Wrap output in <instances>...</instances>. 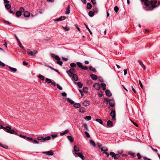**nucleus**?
I'll return each instance as SVG.
<instances>
[{
    "mask_svg": "<svg viewBox=\"0 0 160 160\" xmlns=\"http://www.w3.org/2000/svg\"><path fill=\"white\" fill-rule=\"evenodd\" d=\"M157 2L156 0H151L149 1L148 0H145L144 4L145 6L143 7L144 9L147 11L152 10L155 8L158 7Z\"/></svg>",
    "mask_w": 160,
    "mask_h": 160,
    "instance_id": "f257e3e1",
    "label": "nucleus"
},
{
    "mask_svg": "<svg viewBox=\"0 0 160 160\" xmlns=\"http://www.w3.org/2000/svg\"><path fill=\"white\" fill-rule=\"evenodd\" d=\"M5 129L6 131L12 134H14L16 135H18V133L17 132H16L14 130L11 129V128L9 126H7L5 127H3L2 125H0V129Z\"/></svg>",
    "mask_w": 160,
    "mask_h": 160,
    "instance_id": "f03ea898",
    "label": "nucleus"
},
{
    "mask_svg": "<svg viewBox=\"0 0 160 160\" xmlns=\"http://www.w3.org/2000/svg\"><path fill=\"white\" fill-rule=\"evenodd\" d=\"M51 56L52 58H54L55 59L57 60V63L58 64H59L60 66H62V61H60V58L57 55H55L54 54L51 53Z\"/></svg>",
    "mask_w": 160,
    "mask_h": 160,
    "instance_id": "7ed1b4c3",
    "label": "nucleus"
},
{
    "mask_svg": "<svg viewBox=\"0 0 160 160\" xmlns=\"http://www.w3.org/2000/svg\"><path fill=\"white\" fill-rule=\"evenodd\" d=\"M38 53V52L36 50H34L33 51H31L30 49L28 50L27 53L31 56H34Z\"/></svg>",
    "mask_w": 160,
    "mask_h": 160,
    "instance_id": "20e7f679",
    "label": "nucleus"
},
{
    "mask_svg": "<svg viewBox=\"0 0 160 160\" xmlns=\"http://www.w3.org/2000/svg\"><path fill=\"white\" fill-rule=\"evenodd\" d=\"M75 72V70L73 68H70L69 70L67 71V72L70 77H71L72 75L74 74L73 73Z\"/></svg>",
    "mask_w": 160,
    "mask_h": 160,
    "instance_id": "39448f33",
    "label": "nucleus"
},
{
    "mask_svg": "<svg viewBox=\"0 0 160 160\" xmlns=\"http://www.w3.org/2000/svg\"><path fill=\"white\" fill-rule=\"evenodd\" d=\"M110 116L111 117H112V120H115L116 117V113L115 110H112L111 111L110 113Z\"/></svg>",
    "mask_w": 160,
    "mask_h": 160,
    "instance_id": "423d86ee",
    "label": "nucleus"
},
{
    "mask_svg": "<svg viewBox=\"0 0 160 160\" xmlns=\"http://www.w3.org/2000/svg\"><path fill=\"white\" fill-rule=\"evenodd\" d=\"M75 154L77 155L82 160L85 159V158L82 153L75 152Z\"/></svg>",
    "mask_w": 160,
    "mask_h": 160,
    "instance_id": "0eeeda50",
    "label": "nucleus"
},
{
    "mask_svg": "<svg viewBox=\"0 0 160 160\" xmlns=\"http://www.w3.org/2000/svg\"><path fill=\"white\" fill-rule=\"evenodd\" d=\"M109 105L112 107H113L115 105V102L113 99H110L108 101Z\"/></svg>",
    "mask_w": 160,
    "mask_h": 160,
    "instance_id": "6e6552de",
    "label": "nucleus"
},
{
    "mask_svg": "<svg viewBox=\"0 0 160 160\" xmlns=\"http://www.w3.org/2000/svg\"><path fill=\"white\" fill-rule=\"evenodd\" d=\"M43 153L46 154L48 155L52 156L53 154L54 151L53 150H50L48 151L44 152Z\"/></svg>",
    "mask_w": 160,
    "mask_h": 160,
    "instance_id": "1a4fd4ad",
    "label": "nucleus"
},
{
    "mask_svg": "<svg viewBox=\"0 0 160 160\" xmlns=\"http://www.w3.org/2000/svg\"><path fill=\"white\" fill-rule=\"evenodd\" d=\"M66 17L65 16H61L60 17L54 19V20L57 21H60L65 19Z\"/></svg>",
    "mask_w": 160,
    "mask_h": 160,
    "instance_id": "9d476101",
    "label": "nucleus"
},
{
    "mask_svg": "<svg viewBox=\"0 0 160 160\" xmlns=\"http://www.w3.org/2000/svg\"><path fill=\"white\" fill-rule=\"evenodd\" d=\"M90 77L93 80H96L98 79V76L94 74H91L90 75Z\"/></svg>",
    "mask_w": 160,
    "mask_h": 160,
    "instance_id": "9b49d317",
    "label": "nucleus"
},
{
    "mask_svg": "<svg viewBox=\"0 0 160 160\" xmlns=\"http://www.w3.org/2000/svg\"><path fill=\"white\" fill-rule=\"evenodd\" d=\"M93 86L96 90H98L100 88L99 84L98 83H95L93 85Z\"/></svg>",
    "mask_w": 160,
    "mask_h": 160,
    "instance_id": "f8f14e48",
    "label": "nucleus"
},
{
    "mask_svg": "<svg viewBox=\"0 0 160 160\" xmlns=\"http://www.w3.org/2000/svg\"><path fill=\"white\" fill-rule=\"evenodd\" d=\"M138 61L139 63V64L142 67V68H143L144 70L146 69V67L144 65V64H143V62L140 60H138Z\"/></svg>",
    "mask_w": 160,
    "mask_h": 160,
    "instance_id": "ddd939ff",
    "label": "nucleus"
},
{
    "mask_svg": "<svg viewBox=\"0 0 160 160\" xmlns=\"http://www.w3.org/2000/svg\"><path fill=\"white\" fill-rule=\"evenodd\" d=\"M105 93L106 95L108 97H110L112 95V93L110 92V91L109 90H106Z\"/></svg>",
    "mask_w": 160,
    "mask_h": 160,
    "instance_id": "4468645a",
    "label": "nucleus"
},
{
    "mask_svg": "<svg viewBox=\"0 0 160 160\" xmlns=\"http://www.w3.org/2000/svg\"><path fill=\"white\" fill-rule=\"evenodd\" d=\"M107 125L109 127H112L113 125L112 122L110 120L108 121L107 122Z\"/></svg>",
    "mask_w": 160,
    "mask_h": 160,
    "instance_id": "2eb2a0df",
    "label": "nucleus"
},
{
    "mask_svg": "<svg viewBox=\"0 0 160 160\" xmlns=\"http://www.w3.org/2000/svg\"><path fill=\"white\" fill-rule=\"evenodd\" d=\"M70 5H68V6L66 11L65 12V13L66 14H69L70 13Z\"/></svg>",
    "mask_w": 160,
    "mask_h": 160,
    "instance_id": "dca6fc26",
    "label": "nucleus"
},
{
    "mask_svg": "<svg viewBox=\"0 0 160 160\" xmlns=\"http://www.w3.org/2000/svg\"><path fill=\"white\" fill-rule=\"evenodd\" d=\"M82 104H83V105H84V106H86V107L88 106L90 104L89 102L86 100L84 101L83 102Z\"/></svg>",
    "mask_w": 160,
    "mask_h": 160,
    "instance_id": "f3484780",
    "label": "nucleus"
},
{
    "mask_svg": "<svg viewBox=\"0 0 160 160\" xmlns=\"http://www.w3.org/2000/svg\"><path fill=\"white\" fill-rule=\"evenodd\" d=\"M30 14L29 12L28 11H25L24 13V16L26 17H28L30 16Z\"/></svg>",
    "mask_w": 160,
    "mask_h": 160,
    "instance_id": "a211bd4d",
    "label": "nucleus"
},
{
    "mask_svg": "<svg viewBox=\"0 0 160 160\" xmlns=\"http://www.w3.org/2000/svg\"><path fill=\"white\" fill-rule=\"evenodd\" d=\"M72 76V77L73 79L75 81H77L78 80V76L75 74H73Z\"/></svg>",
    "mask_w": 160,
    "mask_h": 160,
    "instance_id": "6ab92c4d",
    "label": "nucleus"
},
{
    "mask_svg": "<svg viewBox=\"0 0 160 160\" xmlns=\"http://www.w3.org/2000/svg\"><path fill=\"white\" fill-rule=\"evenodd\" d=\"M67 138L71 142H73V139L71 136H67Z\"/></svg>",
    "mask_w": 160,
    "mask_h": 160,
    "instance_id": "aec40b11",
    "label": "nucleus"
},
{
    "mask_svg": "<svg viewBox=\"0 0 160 160\" xmlns=\"http://www.w3.org/2000/svg\"><path fill=\"white\" fill-rule=\"evenodd\" d=\"M79 111L81 113H84L85 112V108L82 107H80Z\"/></svg>",
    "mask_w": 160,
    "mask_h": 160,
    "instance_id": "412c9836",
    "label": "nucleus"
},
{
    "mask_svg": "<svg viewBox=\"0 0 160 160\" xmlns=\"http://www.w3.org/2000/svg\"><path fill=\"white\" fill-rule=\"evenodd\" d=\"M101 87L102 88L103 90H105L106 89V85L104 83H102L101 84Z\"/></svg>",
    "mask_w": 160,
    "mask_h": 160,
    "instance_id": "4be33fe9",
    "label": "nucleus"
},
{
    "mask_svg": "<svg viewBox=\"0 0 160 160\" xmlns=\"http://www.w3.org/2000/svg\"><path fill=\"white\" fill-rule=\"evenodd\" d=\"M74 150L76 152H77L79 151V149L76 146H74Z\"/></svg>",
    "mask_w": 160,
    "mask_h": 160,
    "instance_id": "5701e85b",
    "label": "nucleus"
},
{
    "mask_svg": "<svg viewBox=\"0 0 160 160\" xmlns=\"http://www.w3.org/2000/svg\"><path fill=\"white\" fill-rule=\"evenodd\" d=\"M66 99H67L68 101L71 104H73L74 103V102L70 98H66Z\"/></svg>",
    "mask_w": 160,
    "mask_h": 160,
    "instance_id": "b1692460",
    "label": "nucleus"
},
{
    "mask_svg": "<svg viewBox=\"0 0 160 160\" xmlns=\"http://www.w3.org/2000/svg\"><path fill=\"white\" fill-rule=\"evenodd\" d=\"M21 15L22 12H21V11H17L16 13V15L17 17H20Z\"/></svg>",
    "mask_w": 160,
    "mask_h": 160,
    "instance_id": "393cba45",
    "label": "nucleus"
},
{
    "mask_svg": "<svg viewBox=\"0 0 160 160\" xmlns=\"http://www.w3.org/2000/svg\"><path fill=\"white\" fill-rule=\"evenodd\" d=\"M90 144L93 147H95L96 144L95 142L93 141L92 140H90Z\"/></svg>",
    "mask_w": 160,
    "mask_h": 160,
    "instance_id": "a878e982",
    "label": "nucleus"
},
{
    "mask_svg": "<svg viewBox=\"0 0 160 160\" xmlns=\"http://www.w3.org/2000/svg\"><path fill=\"white\" fill-rule=\"evenodd\" d=\"M101 150L103 152L107 151H108V148L106 147H102L100 148Z\"/></svg>",
    "mask_w": 160,
    "mask_h": 160,
    "instance_id": "bb28decb",
    "label": "nucleus"
},
{
    "mask_svg": "<svg viewBox=\"0 0 160 160\" xmlns=\"http://www.w3.org/2000/svg\"><path fill=\"white\" fill-rule=\"evenodd\" d=\"M8 68H9V69H10V70L11 71H12L13 72H16L17 71V69L16 68H12L10 66H9L8 67Z\"/></svg>",
    "mask_w": 160,
    "mask_h": 160,
    "instance_id": "cd10ccee",
    "label": "nucleus"
},
{
    "mask_svg": "<svg viewBox=\"0 0 160 160\" xmlns=\"http://www.w3.org/2000/svg\"><path fill=\"white\" fill-rule=\"evenodd\" d=\"M73 106L75 108H79L80 107V105L79 103H76L74 104Z\"/></svg>",
    "mask_w": 160,
    "mask_h": 160,
    "instance_id": "c85d7f7f",
    "label": "nucleus"
},
{
    "mask_svg": "<svg viewBox=\"0 0 160 160\" xmlns=\"http://www.w3.org/2000/svg\"><path fill=\"white\" fill-rule=\"evenodd\" d=\"M5 8L8 9H9L11 8V5L8 3H6L5 5Z\"/></svg>",
    "mask_w": 160,
    "mask_h": 160,
    "instance_id": "c756f323",
    "label": "nucleus"
},
{
    "mask_svg": "<svg viewBox=\"0 0 160 160\" xmlns=\"http://www.w3.org/2000/svg\"><path fill=\"white\" fill-rule=\"evenodd\" d=\"M88 15L89 16L92 17L94 16V13L92 11H90L88 12Z\"/></svg>",
    "mask_w": 160,
    "mask_h": 160,
    "instance_id": "7c9ffc66",
    "label": "nucleus"
},
{
    "mask_svg": "<svg viewBox=\"0 0 160 160\" xmlns=\"http://www.w3.org/2000/svg\"><path fill=\"white\" fill-rule=\"evenodd\" d=\"M0 146L4 148L8 149V146L1 144L0 143Z\"/></svg>",
    "mask_w": 160,
    "mask_h": 160,
    "instance_id": "2f4dec72",
    "label": "nucleus"
},
{
    "mask_svg": "<svg viewBox=\"0 0 160 160\" xmlns=\"http://www.w3.org/2000/svg\"><path fill=\"white\" fill-rule=\"evenodd\" d=\"M89 69L91 71H92L94 72H96V69L92 67V66L89 67Z\"/></svg>",
    "mask_w": 160,
    "mask_h": 160,
    "instance_id": "473e14b6",
    "label": "nucleus"
},
{
    "mask_svg": "<svg viewBox=\"0 0 160 160\" xmlns=\"http://www.w3.org/2000/svg\"><path fill=\"white\" fill-rule=\"evenodd\" d=\"M92 5L90 3H88L87 4V8L88 9H90L92 8Z\"/></svg>",
    "mask_w": 160,
    "mask_h": 160,
    "instance_id": "72a5a7b5",
    "label": "nucleus"
},
{
    "mask_svg": "<svg viewBox=\"0 0 160 160\" xmlns=\"http://www.w3.org/2000/svg\"><path fill=\"white\" fill-rule=\"evenodd\" d=\"M84 119L87 121H89L91 119V117L90 116H87L84 117Z\"/></svg>",
    "mask_w": 160,
    "mask_h": 160,
    "instance_id": "f704fd0d",
    "label": "nucleus"
},
{
    "mask_svg": "<svg viewBox=\"0 0 160 160\" xmlns=\"http://www.w3.org/2000/svg\"><path fill=\"white\" fill-rule=\"evenodd\" d=\"M38 77L42 80H44L45 79L44 77L41 75H39Z\"/></svg>",
    "mask_w": 160,
    "mask_h": 160,
    "instance_id": "c9c22d12",
    "label": "nucleus"
},
{
    "mask_svg": "<svg viewBox=\"0 0 160 160\" xmlns=\"http://www.w3.org/2000/svg\"><path fill=\"white\" fill-rule=\"evenodd\" d=\"M96 121L99 122L100 124L102 125L103 124V122L102 121V120L100 119H97L96 120Z\"/></svg>",
    "mask_w": 160,
    "mask_h": 160,
    "instance_id": "e433bc0d",
    "label": "nucleus"
},
{
    "mask_svg": "<svg viewBox=\"0 0 160 160\" xmlns=\"http://www.w3.org/2000/svg\"><path fill=\"white\" fill-rule=\"evenodd\" d=\"M50 139H51V137L49 136H48L45 138H43V140L44 141L48 140Z\"/></svg>",
    "mask_w": 160,
    "mask_h": 160,
    "instance_id": "4c0bfd02",
    "label": "nucleus"
},
{
    "mask_svg": "<svg viewBox=\"0 0 160 160\" xmlns=\"http://www.w3.org/2000/svg\"><path fill=\"white\" fill-rule=\"evenodd\" d=\"M77 64L78 66L80 68H81L82 67V63L80 62H77Z\"/></svg>",
    "mask_w": 160,
    "mask_h": 160,
    "instance_id": "58836bf2",
    "label": "nucleus"
},
{
    "mask_svg": "<svg viewBox=\"0 0 160 160\" xmlns=\"http://www.w3.org/2000/svg\"><path fill=\"white\" fill-rule=\"evenodd\" d=\"M45 81L48 84L51 83V80L49 78H46L45 80Z\"/></svg>",
    "mask_w": 160,
    "mask_h": 160,
    "instance_id": "ea45409f",
    "label": "nucleus"
},
{
    "mask_svg": "<svg viewBox=\"0 0 160 160\" xmlns=\"http://www.w3.org/2000/svg\"><path fill=\"white\" fill-rule=\"evenodd\" d=\"M77 85H78V87L79 88H81L82 87V84L80 82H77Z\"/></svg>",
    "mask_w": 160,
    "mask_h": 160,
    "instance_id": "a19ab883",
    "label": "nucleus"
},
{
    "mask_svg": "<svg viewBox=\"0 0 160 160\" xmlns=\"http://www.w3.org/2000/svg\"><path fill=\"white\" fill-rule=\"evenodd\" d=\"M85 26L86 28H87V29L88 30L89 32H90L91 35H92V33L90 30L89 29L88 26L86 24H85Z\"/></svg>",
    "mask_w": 160,
    "mask_h": 160,
    "instance_id": "79ce46f5",
    "label": "nucleus"
},
{
    "mask_svg": "<svg viewBox=\"0 0 160 160\" xmlns=\"http://www.w3.org/2000/svg\"><path fill=\"white\" fill-rule=\"evenodd\" d=\"M70 66L72 68H74L76 66V65L75 63L72 62L70 64Z\"/></svg>",
    "mask_w": 160,
    "mask_h": 160,
    "instance_id": "37998d69",
    "label": "nucleus"
},
{
    "mask_svg": "<svg viewBox=\"0 0 160 160\" xmlns=\"http://www.w3.org/2000/svg\"><path fill=\"white\" fill-rule=\"evenodd\" d=\"M83 91L85 93H87L88 92V88L87 87H83Z\"/></svg>",
    "mask_w": 160,
    "mask_h": 160,
    "instance_id": "c03bdc74",
    "label": "nucleus"
},
{
    "mask_svg": "<svg viewBox=\"0 0 160 160\" xmlns=\"http://www.w3.org/2000/svg\"><path fill=\"white\" fill-rule=\"evenodd\" d=\"M114 10L115 12L117 13L119 10V8L117 6H115L114 8Z\"/></svg>",
    "mask_w": 160,
    "mask_h": 160,
    "instance_id": "a18cd8bd",
    "label": "nucleus"
},
{
    "mask_svg": "<svg viewBox=\"0 0 160 160\" xmlns=\"http://www.w3.org/2000/svg\"><path fill=\"white\" fill-rule=\"evenodd\" d=\"M84 133L87 138H89L90 137V135L89 133L87 131H85L84 132Z\"/></svg>",
    "mask_w": 160,
    "mask_h": 160,
    "instance_id": "49530a36",
    "label": "nucleus"
},
{
    "mask_svg": "<svg viewBox=\"0 0 160 160\" xmlns=\"http://www.w3.org/2000/svg\"><path fill=\"white\" fill-rule=\"evenodd\" d=\"M129 154L131 155V156L132 157H135V153L134 152H130L129 153Z\"/></svg>",
    "mask_w": 160,
    "mask_h": 160,
    "instance_id": "de8ad7c7",
    "label": "nucleus"
},
{
    "mask_svg": "<svg viewBox=\"0 0 160 160\" xmlns=\"http://www.w3.org/2000/svg\"><path fill=\"white\" fill-rule=\"evenodd\" d=\"M119 156H120L119 154H115V155H114V158L115 159H117L119 158Z\"/></svg>",
    "mask_w": 160,
    "mask_h": 160,
    "instance_id": "09e8293b",
    "label": "nucleus"
},
{
    "mask_svg": "<svg viewBox=\"0 0 160 160\" xmlns=\"http://www.w3.org/2000/svg\"><path fill=\"white\" fill-rule=\"evenodd\" d=\"M18 43H19V46L20 48H21L22 49H24V48L22 45L20 41H18Z\"/></svg>",
    "mask_w": 160,
    "mask_h": 160,
    "instance_id": "8fccbe9b",
    "label": "nucleus"
},
{
    "mask_svg": "<svg viewBox=\"0 0 160 160\" xmlns=\"http://www.w3.org/2000/svg\"><path fill=\"white\" fill-rule=\"evenodd\" d=\"M110 155L112 157L114 158L115 153L114 152H111L110 153Z\"/></svg>",
    "mask_w": 160,
    "mask_h": 160,
    "instance_id": "3c124183",
    "label": "nucleus"
},
{
    "mask_svg": "<svg viewBox=\"0 0 160 160\" xmlns=\"http://www.w3.org/2000/svg\"><path fill=\"white\" fill-rule=\"evenodd\" d=\"M51 136L53 139H54L55 138L57 137L58 136L57 134H52Z\"/></svg>",
    "mask_w": 160,
    "mask_h": 160,
    "instance_id": "603ef678",
    "label": "nucleus"
},
{
    "mask_svg": "<svg viewBox=\"0 0 160 160\" xmlns=\"http://www.w3.org/2000/svg\"><path fill=\"white\" fill-rule=\"evenodd\" d=\"M26 139L28 141H31L33 140L32 138L27 137Z\"/></svg>",
    "mask_w": 160,
    "mask_h": 160,
    "instance_id": "864d4df0",
    "label": "nucleus"
},
{
    "mask_svg": "<svg viewBox=\"0 0 160 160\" xmlns=\"http://www.w3.org/2000/svg\"><path fill=\"white\" fill-rule=\"evenodd\" d=\"M137 156L138 157V159H140L142 158L141 156L139 153H138L137 154Z\"/></svg>",
    "mask_w": 160,
    "mask_h": 160,
    "instance_id": "5fc2aeb1",
    "label": "nucleus"
},
{
    "mask_svg": "<svg viewBox=\"0 0 160 160\" xmlns=\"http://www.w3.org/2000/svg\"><path fill=\"white\" fill-rule=\"evenodd\" d=\"M82 69L84 70H87L88 69V68L87 66H83L82 65Z\"/></svg>",
    "mask_w": 160,
    "mask_h": 160,
    "instance_id": "6e6d98bb",
    "label": "nucleus"
},
{
    "mask_svg": "<svg viewBox=\"0 0 160 160\" xmlns=\"http://www.w3.org/2000/svg\"><path fill=\"white\" fill-rule=\"evenodd\" d=\"M57 88L60 90H62V88L58 84H57Z\"/></svg>",
    "mask_w": 160,
    "mask_h": 160,
    "instance_id": "4d7b16f0",
    "label": "nucleus"
},
{
    "mask_svg": "<svg viewBox=\"0 0 160 160\" xmlns=\"http://www.w3.org/2000/svg\"><path fill=\"white\" fill-rule=\"evenodd\" d=\"M19 136L21 138H23L25 139H26V138H27L26 136L25 135H22L21 134H20L19 135Z\"/></svg>",
    "mask_w": 160,
    "mask_h": 160,
    "instance_id": "13d9d810",
    "label": "nucleus"
},
{
    "mask_svg": "<svg viewBox=\"0 0 160 160\" xmlns=\"http://www.w3.org/2000/svg\"><path fill=\"white\" fill-rule=\"evenodd\" d=\"M93 10L94 12H97L98 11V8L96 7L93 8Z\"/></svg>",
    "mask_w": 160,
    "mask_h": 160,
    "instance_id": "bf43d9fd",
    "label": "nucleus"
},
{
    "mask_svg": "<svg viewBox=\"0 0 160 160\" xmlns=\"http://www.w3.org/2000/svg\"><path fill=\"white\" fill-rule=\"evenodd\" d=\"M83 126L84 127V128L86 129V130H88V127L86 124H84L83 125Z\"/></svg>",
    "mask_w": 160,
    "mask_h": 160,
    "instance_id": "052dcab7",
    "label": "nucleus"
},
{
    "mask_svg": "<svg viewBox=\"0 0 160 160\" xmlns=\"http://www.w3.org/2000/svg\"><path fill=\"white\" fill-rule=\"evenodd\" d=\"M0 66H2L3 67H4L5 66V64L3 63L2 62L0 61Z\"/></svg>",
    "mask_w": 160,
    "mask_h": 160,
    "instance_id": "680f3d73",
    "label": "nucleus"
},
{
    "mask_svg": "<svg viewBox=\"0 0 160 160\" xmlns=\"http://www.w3.org/2000/svg\"><path fill=\"white\" fill-rule=\"evenodd\" d=\"M139 84L141 88H143V86L142 84L141 83V81L140 80H139Z\"/></svg>",
    "mask_w": 160,
    "mask_h": 160,
    "instance_id": "e2e57ef3",
    "label": "nucleus"
},
{
    "mask_svg": "<svg viewBox=\"0 0 160 160\" xmlns=\"http://www.w3.org/2000/svg\"><path fill=\"white\" fill-rule=\"evenodd\" d=\"M37 139L38 140H43V137H38Z\"/></svg>",
    "mask_w": 160,
    "mask_h": 160,
    "instance_id": "0e129e2a",
    "label": "nucleus"
},
{
    "mask_svg": "<svg viewBox=\"0 0 160 160\" xmlns=\"http://www.w3.org/2000/svg\"><path fill=\"white\" fill-rule=\"evenodd\" d=\"M24 9L23 7H20L19 9V11H21V12H24Z\"/></svg>",
    "mask_w": 160,
    "mask_h": 160,
    "instance_id": "69168bd1",
    "label": "nucleus"
},
{
    "mask_svg": "<svg viewBox=\"0 0 160 160\" xmlns=\"http://www.w3.org/2000/svg\"><path fill=\"white\" fill-rule=\"evenodd\" d=\"M63 28L66 31H68L69 30V28L67 27H63Z\"/></svg>",
    "mask_w": 160,
    "mask_h": 160,
    "instance_id": "338daca9",
    "label": "nucleus"
},
{
    "mask_svg": "<svg viewBox=\"0 0 160 160\" xmlns=\"http://www.w3.org/2000/svg\"><path fill=\"white\" fill-rule=\"evenodd\" d=\"M91 2L93 4L95 5L96 4L95 0H91Z\"/></svg>",
    "mask_w": 160,
    "mask_h": 160,
    "instance_id": "774afa93",
    "label": "nucleus"
}]
</instances>
